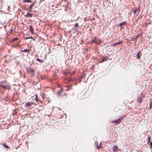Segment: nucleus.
<instances>
[{
    "label": "nucleus",
    "instance_id": "obj_1",
    "mask_svg": "<svg viewBox=\"0 0 152 152\" xmlns=\"http://www.w3.org/2000/svg\"><path fill=\"white\" fill-rule=\"evenodd\" d=\"M124 116H122L117 120L112 121H111V123L113 124H119L121 122V120H123L124 119Z\"/></svg>",
    "mask_w": 152,
    "mask_h": 152
},
{
    "label": "nucleus",
    "instance_id": "obj_2",
    "mask_svg": "<svg viewBox=\"0 0 152 152\" xmlns=\"http://www.w3.org/2000/svg\"><path fill=\"white\" fill-rule=\"evenodd\" d=\"M0 86L2 87L3 88L6 89H8L9 90L10 88V86L9 85H4L0 84Z\"/></svg>",
    "mask_w": 152,
    "mask_h": 152
},
{
    "label": "nucleus",
    "instance_id": "obj_3",
    "mask_svg": "<svg viewBox=\"0 0 152 152\" xmlns=\"http://www.w3.org/2000/svg\"><path fill=\"white\" fill-rule=\"evenodd\" d=\"M33 104L32 102H28L25 104V107H31Z\"/></svg>",
    "mask_w": 152,
    "mask_h": 152
},
{
    "label": "nucleus",
    "instance_id": "obj_4",
    "mask_svg": "<svg viewBox=\"0 0 152 152\" xmlns=\"http://www.w3.org/2000/svg\"><path fill=\"white\" fill-rule=\"evenodd\" d=\"M29 72L32 74V75H34V71L32 68H30L28 69Z\"/></svg>",
    "mask_w": 152,
    "mask_h": 152
},
{
    "label": "nucleus",
    "instance_id": "obj_5",
    "mask_svg": "<svg viewBox=\"0 0 152 152\" xmlns=\"http://www.w3.org/2000/svg\"><path fill=\"white\" fill-rule=\"evenodd\" d=\"M30 50H29L28 49H25L23 50H22V49H21V51L22 52H27V53H29L30 52Z\"/></svg>",
    "mask_w": 152,
    "mask_h": 152
},
{
    "label": "nucleus",
    "instance_id": "obj_6",
    "mask_svg": "<svg viewBox=\"0 0 152 152\" xmlns=\"http://www.w3.org/2000/svg\"><path fill=\"white\" fill-rule=\"evenodd\" d=\"M29 27H30V30L31 32V34H34V30L33 27L32 26V25L30 26Z\"/></svg>",
    "mask_w": 152,
    "mask_h": 152
},
{
    "label": "nucleus",
    "instance_id": "obj_7",
    "mask_svg": "<svg viewBox=\"0 0 152 152\" xmlns=\"http://www.w3.org/2000/svg\"><path fill=\"white\" fill-rule=\"evenodd\" d=\"M101 43V41L99 39H98L96 38V44H99Z\"/></svg>",
    "mask_w": 152,
    "mask_h": 152
},
{
    "label": "nucleus",
    "instance_id": "obj_8",
    "mask_svg": "<svg viewBox=\"0 0 152 152\" xmlns=\"http://www.w3.org/2000/svg\"><path fill=\"white\" fill-rule=\"evenodd\" d=\"M122 42H116L113 44H112V46H115L116 45H119Z\"/></svg>",
    "mask_w": 152,
    "mask_h": 152
},
{
    "label": "nucleus",
    "instance_id": "obj_9",
    "mask_svg": "<svg viewBox=\"0 0 152 152\" xmlns=\"http://www.w3.org/2000/svg\"><path fill=\"white\" fill-rule=\"evenodd\" d=\"M126 21L122 22V23H121L119 24L118 26L121 27L123 25H126Z\"/></svg>",
    "mask_w": 152,
    "mask_h": 152
},
{
    "label": "nucleus",
    "instance_id": "obj_10",
    "mask_svg": "<svg viewBox=\"0 0 152 152\" xmlns=\"http://www.w3.org/2000/svg\"><path fill=\"white\" fill-rule=\"evenodd\" d=\"M140 9L138 8L135 9L134 11V13L136 14V13H137V14H138L140 12Z\"/></svg>",
    "mask_w": 152,
    "mask_h": 152
},
{
    "label": "nucleus",
    "instance_id": "obj_11",
    "mask_svg": "<svg viewBox=\"0 0 152 152\" xmlns=\"http://www.w3.org/2000/svg\"><path fill=\"white\" fill-rule=\"evenodd\" d=\"M25 16L26 17H32V15L31 14L28 13V12L26 15H25Z\"/></svg>",
    "mask_w": 152,
    "mask_h": 152
},
{
    "label": "nucleus",
    "instance_id": "obj_12",
    "mask_svg": "<svg viewBox=\"0 0 152 152\" xmlns=\"http://www.w3.org/2000/svg\"><path fill=\"white\" fill-rule=\"evenodd\" d=\"M36 60L37 61L42 63H43L44 62V60L40 59L39 58H37L36 59Z\"/></svg>",
    "mask_w": 152,
    "mask_h": 152
},
{
    "label": "nucleus",
    "instance_id": "obj_13",
    "mask_svg": "<svg viewBox=\"0 0 152 152\" xmlns=\"http://www.w3.org/2000/svg\"><path fill=\"white\" fill-rule=\"evenodd\" d=\"M142 97H138L137 98V101L139 102H140L142 101Z\"/></svg>",
    "mask_w": 152,
    "mask_h": 152
},
{
    "label": "nucleus",
    "instance_id": "obj_14",
    "mask_svg": "<svg viewBox=\"0 0 152 152\" xmlns=\"http://www.w3.org/2000/svg\"><path fill=\"white\" fill-rule=\"evenodd\" d=\"M63 91V90L62 88H61L60 90L58 91L57 92V94L58 96H60L61 94V93Z\"/></svg>",
    "mask_w": 152,
    "mask_h": 152
},
{
    "label": "nucleus",
    "instance_id": "obj_15",
    "mask_svg": "<svg viewBox=\"0 0 152 152\" xmlns=\"http://www.w3.org/2000/svg\"><path fill=\"white\" fill-rule=\"evenodd\" d=\"M113 151H116L118 150V147L114 145L113 148Z\"/></svg>",
    "mask_w": 152,
    "mask_h": 152
},
{
    "label": "nucleus",
    "instance_id": "obj_16",
    "mask_svg": "<svg viewBox=\"0 0 152 152\" xmlns=\"http://www.w3.org/2000/svg\"><path fill=\"white\" fill-rule=\"evenodd\" d=\"M140 51L139 52H138V53L137 55V58L138 59H139L140 58V57L141 55V54H140Z\"/></svg>",
    "mask_w": 152,
    "mask_h": 152
},
{
    "label": "nucleus",
    "instance_id": "obj_17",
    "mask_svg": "<svg viewBox=\"0 0 152 152\" xmlns=\"http://www.w3.org/2000/svg\"><path fill=\"white\" fill-rule=\"evenodd\" d=\"M42 99H43V100H45V97H46V95L45 94H42Z\"/></svg>",
    "mask_w": 152,
    "mask_h": 152
},
{
    "label": "nucleus",
    "instance_id": "obj_18",
    "mask_svg": "<svg viewBox=\"0 0 152 152\" xmlns=\"http://www.w3.org/2000/svg\"><path fill=\"white\" fill-rule=\"evenodd\" d=\"M18 39V38L17 37L15 38L14 39H13L12 40H11V42L12 43L14 42L15 41H17Z\"/></svg>",
    "mask_w": 152,
    "mask_h": 152
},
{
    "label": "nucleus",
    "instance_id": "obj_19",
    "mask_svg": "<svg viewBox=\"0 0 152 152\" xmlns=\"http://www.w3.org/2000/svg\"><path fill=\"white\" fill-rule=\"evenodd\" d=\"M45 102L47 101L48 102V103H49L50 101V99L48 98H46L45 100H44Z\"/></svg>",
    "mask_w": 152,
    "mask_h": 152
},
{
    "label": "nucleus",
    "instance_id": "obj_20",
    "mask_svg": "<svg viewBox=\"0 0 152 152\" xmlns=\"http://www.w3.org/2000/svg\"><path fill=\"white\" fill-rule=\"evenodd\" d=\"M108 58L105 57L104 58H103L102 59V61H107L108 59Z\"/></svg>",
    "mask_w": 152,
    "mask_h": 152
},
{
    "label": "nucleus",
    "instance_id": "obj_21",
    "mask_svg": "<svg viewBox=\"0 0 152 152\" xmlns=\"http://www.w3.org/2000/svg\"><path fill=\"white\" fill-rule=\"evenodd\" d=\"M34 4L33 3H32L31 4L30 6L29 9H31L34 6Z\"/></svg>",
    "mask_w": 152,
    "mask_h": 152
},
{
    "label": "nucleus",
    "instance_id": "obj_22",
    "mask_svg": "<svg viewBox=\"0 0 152 152\" xmlns=\"http://www.w3.org/2000/svg\"><path fill=\"white\" fill-rule=\"evenodd\" d=\"M35 100L37 102H38L39 101V99L37 98V94L36 95Z\"/></svg>",
    "mask_w": 152,
    "mask_h": 152
},
{
    "label": "nucleus",
    "instance_id": "obj_23",
    "mask_svg": "<svg viewBox=\"0 0 152 152\" xmlns=\"http://www.w3.org/2000/svg\"><path fill=\"white\" fill-rule=\"evenodd\" d=\"M96 38L95 37L94 39L92 40V43H96Z\"/></svg>",
    "mask_w": 152,
    "mask_h": 152
},
{
    "label": "nucleus",
    "instance_id": "obj_24",
    "mask_svg": "<svg viewBox=\"0 0 152 152\" xmlns=\"http://www.w3.org/2000/svg\"><path fill=\"white\" fill-rule=\"evenodd\" d=\"M2 145L4 146L6 148H9V146L8 145H7L5 144H3Z\"/></svg>",
    "mask_w": 152,
    "mask_h": 152
},
{
    "label": "nucleus",
    "instance_id": "obj_25",
    "mask_svg": "<svg viewBox=\"0 0 152 152\" xmlns=\"http://www.w3.org/2000/svg\"><path fill=\"white\" fill-rule=\"evenodd\" d=\"M23 2L31 3V1L30 0H26L24 1Z\"/></svg>",
    "mask_w": 152,
    "mask_h": 152
},
{
    "label": "nucleus",
    "instance_id": "obj_26",
    "mask_svg": "<svg viewBox=\"0 0 152 152\" xmlns=\"http://www.w3.org/2000/svg\"><path fill=\"white\" fill-rule=\"evenodd\" d=\"M150 137H149L147 139V140H148V143L150 142Z\"/></svg>",
    "mask_w": 152,
    "mask_h": 152
},
{
    "label": "nucleus",
    "instance_id": "obj_27",
    "mask_svg": "<svg viewBox=\"0 0 152 152\" xmlns=\"http://www.w3.org/2000/svg\"><path fill=\"white\" fill-rule=\"evenodd\" d=\"M150 146L152 148V142H151L150 143Z\"/></svg>",
    "mask_w": 152,
    "mask_h": 152
},
{
    "label": "nucleus",
    "instance_id": "obj_28",
    "mask_svg": "<svg viewBox=\"0 0 152 152\" xmlns=\"http://www.w3.org/2000/svg\"><path fill=\"white\" fill-rule=\"evenodd\" d=\"M78 24H79L78 23H75V26H78Z\"/></svg>",
    "mask_w": 152,
    "mask_h": 152
},
{
    "label": "nucleus",
    "instance_id": "obj_29",
    "mask_svg": "<svg viewBox=\"0 0 152 152\" xmlns=\"http://www.w3.org/2000/svg\"><path fill=\"white\" fill-rule=\"evenodd\" d=\"M28 39H34V38L33 37H28Z\"/></svg>",
    "mask_w": 152,
    "mask_h": 152
},
{
    "label": "nucleus",
    "instance_id": "obj_30",
    "mask_svg": "<svg viewBox=\"0 0 152 152\" xmlns=\"http://www.w3.org/2000/svg\"><path fill=\"white\" fill-rule=\"evenodd\" d=\"M102 61V59L101 60L99 61V62L100 63H101L103 62H104V61Z\"/></svg>",
    "mask_w": 152,
    "mask_h": 152
},
{
    "label": "nucleus",
    "instance_id": "obj_31",
    "mask_svg": "<svg viewBox=\"0 0 152 152\" xmlns=\"http://www.w3.org/2000/svg\"><path fill=\"white\" fill-rule=\"evenodd\" d=\"M25 39H28V37H26V38H25Z\"/></svg>",
    "mask_w": 152,
    "mask_h": 152
},
{
    "label": "nucleus",
    "instance_id": "obj_32",
    "mask_svg": "<svg viewBox=\"0 0 152 152\" xmlns=\"http://www.w3.org/2000/svg\"><path fill=\"white\" fill-rule=\"evenodd\" d=\"M151 104H150V109H151Z\"/></svg>",
    "mask_w": 152,
    "mask_h": 152
},
{
    "label": "nucleus",
    "instance_id": "obj_33",
    "mask_svg": "<svg viewBox=\"0 0 152 152\" xmlns=\"http://www.w3.org/2000/svg\"><path fill=\"white\" fill-rule=\"evenodd\" d=\"M151 102H152V101H151Z\"/></svg>",
    "mask_w": 152,
    "mask_h": 152
}]
</instances>
